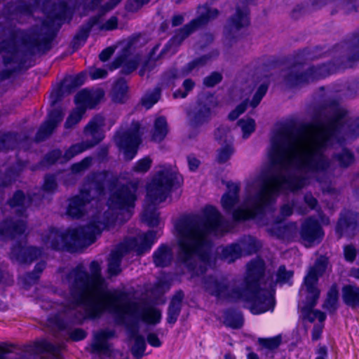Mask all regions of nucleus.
Listing matches in <instances>:
<instances>
[{
    "label": "nucleus",
    "instance_id": "1a4fd4ad",
    "mask_svg": "<svg viewBox=\"0 0 359 359\" xmlns=\"http://www.w3.org/2000/svg\"><path fill=\"white\" fill-rule=\"evenodd\" d=\"M327 264V259L321 256L311 266L304 278L301 289L302 295L305 296V302L301 308L302 318L309 322H313L316 318L322 323L325 319V314L319 311L314 310L320 296V290L318 287V277L325 272Z\"/></svg>",
    "mask_w": 359,
    "mask_h": 359
},
{
    "label": "nucleus",
    "instance_id": "7ed1b4c3",
    "mask_svg": "<svg viewBox=\"0 0 359 359\" xmlns=\"http://www.w3.org/2000/svg\"><path fill=\"white\" fill-rule=\"evenodd\" d=\"M41 4L46 19L41 21L40 27L39 25H36L27 33L20 30L4 31L7 38L0 42V54L5 66L11 65V67L1 72V79H8L19 68L18 60L19 40L22 41L32 54L41 51L44 53L51 48L50 43L55 36L56 29L55 20L65 18L67 7L66 3L63 1L51 5L50 7V0H22L17 7V12L29 15L32 13L34 8Z\"/></svg>",
    "mask_w": 359,
    "mask_h": 359
},
{
    "label": "nucleus",
    "instance_id": "de8ad7c7",
    "mask_svg": "<svg viewBox=\"0 0 359 359\" xmlns=\"http://www.w3.org/2000/svg\"><path fill=\"white\" fill-rule=\"evenodd\" d=\"M9 205L12 208L20 207L25 208L30 203V199L27 198L22 191H17L13 197L8 201Z\"/></svg>",
    "mask_w": 359,
    "mask_h": 359
},
{
    "label": "nucleus",
    "instance_id": "09e8293b",
    "mask_svg": "<svg viewBox=\"0 0 359 359\" xmlns=\"http://www.w3.org/2000/svg\"><path fill=\"white\" fill-rule=\"evenodd\" d=\"M234 151L231 144H228L217 151V161L222 164L226 163Z\"/></svg>",
    "mask_w": 359,
    "mask_h": 359
},
{
    "label": "nucleus",
    "instance_id": "79ce46f5",
    "mask_svg": "<svg viewBox=\"0 0 359 359\" xmlns=\"http://www.w3.org/2000/svg\"><path fill=\"white\" fill-rule=\"evenodd\" d=\"M339 292L336 285L330 289L327 298L323 304V308L330 313H334L337 309Z\"/></svg>",
    "mask_w": 359,
    "mask_h": 359
},
{
    "label": "nucleus",
    "instance_id": "052dcab7",
    "mask_svg": "<svg viewBox=\"0 0 359 359\" xmlns=\"http://www.w3.org/2000/svg\"><path fill=\"white\" fill-rule=\"evenodd\" d=\"M357 250L352 244L347 245L344 248V255L346 261L353 262L356 257Z\"/></svg>",
    "mask_w": 359,
    "mask_h": 359
},
{
    "label": "nucleus",
    "instance_id": "0eeeda50",
    "mask_svg": "<svg viewBox=\"0 0 359 359\" xmlns=\"http://www.w3.org/2000/svg\"><path fill=\"white\" fill-rule=\"evenodd\" d=\"M176 181L177 174L171 168H166L158 171L148 185L147 200L150 204L144 207L142 219L149 226L158 225L159 214L156 212L154 205L165 200Z\"/></svg>",
    "mask_w": 359,
    "mask_h": 359
},
{
    "label": "nucleus",
    "instance_id": "0e129e2a",
    "mask_svg": "<svg viewBox=\"0 0 359 359\" xmlns=\"http://www.w3.org/2000/svg\"><path fill=\"white\" fill-rule=\"evenodd\" d=\"M293 275L292 271H287L284 266L279 267L277 274V280L278 282H286Z\"/></svg>",
    "mask_w": 359,
    "mask_h": 359
},
{
    "label": "nucleus",
    "instance_id": "6e6d98bb",
    "mask_svg": "<svg viewBox=\"0 0 359 359\" xmlns=\"http://www.w3.org/2000/svg\"><path fill=\"white\" fill-rule=\"evenodd\" d=\"M180 76H183L182 70L179 72L176 68L172 67L163 74L162 80L165 84H169Z\"/></svg>",
    "mask_w": 359,
    "mask_h": 359
},
{
    "label": "nucleus",
    "instance_id": "e433bc0d",
    "mask_svg": "<svg viewBox=\"0 0 359 359\" xmlns=\"http://www.w3.org/2000/svg\"><path fill=\"white\" fill-rule=\"evenodd\" d=\"M128 87L125 80L120 79L114 84L111 90V98L115 102L123 103L126 100Z\"/></svg>",
    "mask_w": 359,
    "mask_h": 359
},
{
    "label": "nucleus",
    "instance_id": "a18cd8bd",
    "mask_svg": "<svg viewBox=\"0 0 359 359\" xmlns=\"http://www.w3.org/2000/svg\"><path fill=\"white\" fill-rule=\"evenodd\" d=\"M346 49L350 52L348 62L359 60V35L353 36L351 39L346 43Z\"/></svg>",
    "mask_w": 359,
    "mask_h": 359
},
{
    "label": "nucleus",
    "instance_id": "ddd939ff",
    "mask_svg": "<svg viewBox=\"0 0 359 359\" xmlns=\"http://www.w3.org/2000/svg\"><path fill=\"white\" fill-rule=\"evenodd\" d=\"M137 185L135 184L129 183L126 185H122L116 187L110 194L107 201L109 210L112 212L120 211L121 213L124 214V221L129 219L132 213L130 208H133L136 197ZM117 215L114 217H107L103 222H96L90 223L91 225H99L102 223L104 226L103 229L107 224L114 222L116 220L122 222V219L119 218L118 213L116 212Z\"/></svg>",
    "mask_w": 359,
    "mask_h": 359
},
{
    "label": "nucleus",
    "instance_id": "f03ea898",
    "mask_svg": "<svg viewBox=\"0 0 359 359\" xmlns=\"http://www.w3.org/2000/svg\"><path fill=\"white\" fill-rule=\"evenodd\" d=\"M90 276L81 265L70 271L62 278L70 291L73 306L85 311L90 318H97L107 311L123 320L124 315L134 317L137 306L127 303L129 301L126 292L121 290H109L104 279L101 276V267L97 261L90 265Z\"/></svg>",
    "mask_w": 359,
    "mask_h": 359
},
{
    "label": "nucleus",
    "instance_id": "f3484780",
    "mask_svg": "<svg viewBox=\"0 0 359 359\" xmlns=\"http://www.w3.org/2000/svg\"><path fill=\"white\" fill-rule=\"evenodd\" d=\"M141 124L139 121H133L130 128L126 131L118 130L114 135L116 144L123 149L125 158L131 160L135 156L138 145L141 142L142 133L140 131Z\"/></svg>",
    "mask_w": 359,
    "mask_h": 359
},
{
    "label": "nucleus",
    "instance_id": "bf43d9fd",
    "mask_svg": "<svg viewBox=\"0 0 359 359\" xmlns=\"http://www.w3.org/2000/svg\"><path fill=\"white\" fill-rule=\"evenodd\" d=\"M149 1L150 0H128L126 4V8L128 11L135 12Z\"/></svg>",
    "mask_w": 359,
    "mask_h": 359
},
{
    "label": "nucleus",
    "instance_id": "a211bd4d",
    "mask_svg": "<svg viewBox=\"0 0 359 359\" xmlns=\"http://www.w3.org/2000/svg\"><path fill=\"white\" fill-rule=\"evenodd\" d=\"M250 11L246 1H238L235 13L229 19L226 29L231 34L237 32L250 24Z\"/></svg>",
    "mask_w": 359,
    "mask_h": 359
},
{
    "label": "nucleus",
    "instance_id": "dca6fc26",
    "mask_svg": "<svg viewBox=\"0 0 359 359\" xmlns=\"http://www.w3.org/2000/svg\"><path fill=\"white\" fill-rule=\"evenodd\" d=\"M104 124V118L100 115L95 116L85 127L83 133L86 137H90L91 140L79 142L72 145L66 150L64 157L69 160L83 151L92 148L97 144L104 138L102 127Z\"/></svg>",
    "mask_w": 359,
    "mask_h": 359
},
{
    "label": "nucleus",
    "instance_id": "c03bdc74",
    "mask_svg": "<svg viewBox=\"0 0 359 359\" xmlns=\"http://www.w3.org/2000/svg\"><path fill=\"white\" fill-rule=\"evenodd\" d=\"M84 113L85 108L83 107H76L67 117L65 123V128L72 129L81 120Z\"/></svg>",
    "mask_w": 359,
    "mask_h": 359
},
{
    "label": "nucleus",
    "instance_id": "5701e85b",
    "mask_svg": "<svg viewBox=\"0 0 359 359\" xmlns=\"http://www.w3.org/2000/svg\"><path fill=\"white\" fill-rule=\"evenodd\" d=\"M42 254L41 249L33 246L25 247L16 243L11 249L10 257L21 264H30Z\"/></svg>",
    "mask_w": 359,
    "mask_h": 359
},
{
    "label": "nucleus",
    "instance_id": "774afa93",
    "mask_svg": "<svg viewBox=\"0 0 359 359\" xmlns=\"http://www.w3.org/2000/svg\"><path fill=\"white\" fill-rule=\"evenodd\" d=\"M61 156L62 151L59 149H55L46 154L45 156V161L48 164H53L61 157Z\"/></svg>",
    "mask_w": 359,
    "mask_h": 359
},
{
    "label": "nucleus",
    "instance_id": "3c124183",
    "mask_svg": "<svg viewBox=\"0 0 359 359\" xmlns=\"http://www.w3.org/2000/svg\"><path fill=\"white\" fill-rule=\"evenodd\" d=\"M269 88V84L264 83L261 84L257 88L255 94L254 95L252 100L250 102V105L252 108H255L261 102L262 97L265 95Z\"/></svg>",
    "mask_w": 359,
    "mask_h": 359
},
{
    "label": "nucleus",
    "instance_id": "13d9d810",
    "mask_svg": "<svg viewBox=\"0 0 359 359\" xmlns=\"http://www.w3.org/2000/svg\"><path fill=\"white\" fill-rule=\"evenodd\" d=\"M222 76L219 72H212L203 80V84L207 87H213L222 81Z\"/></svg>",
    "mask_w": 359,
    "mask_h": 359
},
{
    "label": "nucleus",
    "instance_id": "6ab92c4d",
    "mask_svg": "<svg viewBox=\"0 0 359 359\" xmlns=\"http://www.w3.org/2000/svg\"><path fill=\"white\" fill-rule=\"evenodd\" d=\"M212 97L200 98L194 108L189 112V116L192 125L198 126L208 121L210 117L211 100Z\"/></svg>",
    "mask_w": 359,
    "mask_h": 359
},
{
    "label": "nucleus",
    "instance_id": "39448f33",
    "mask_svg": "<svg viewBox=\"0 0 359 359\" xmlns=\"http://www.w3.org/2000/svg\"><path fill=\"white\" fill-rule=\"evenodd\" d=\"M264 271V264L257 259L248 264L247 276L243 283L229 280L224 276H210L204 278L203 287L217 299L237 300L243 299L250 304L252 313L259 314L272 310L275 305L271 281L269 285L260 280Z\"/></svg>",
    "mask_w": 359,
    "mask_h": 359
},
{
    "label": "nucleus",
    "instance_id": "aec40b11",
    "mask_svg": "<svg viewBox=\"0 0 359 359\" xmlns=\"http://www.w3.org/2000/svg\"><path fill=\"white\" fill-rule=\"evenodd\" d=\"M64 114L61 109L57 108L52 110L48 119L41 126L36 136V142H41L50 137L57 125L63 119Z\"/></svg>",
    "mask_w": 359,
    "mask_h": 359
},
{
    "label": "nucleus",
    "instance_id": "c85d7f7f",
    "mask_svg": "<svg viewBox=\"0 0 359 359\" xmlns=\"http://www.w3.org/2000/svg\"><path fill=\"white\" fill-rule=\"evenodd\" d=\"M228 191L225 193L221 200L223 208L226 211L231 212L233 206L238 201L239 187L234 183L226 184Z\"/></svg>",
    "mask_w": 359,
    "mask_h": 359
},
{
    "label": "nucleus",
    "instance_id": "a19ab883",
    "mask_svg": "<svg viewBox=\"0 0 359 359\" xmlns=\"http://www.w3.org/2000/svg\"><path fill=\"white\" fill-rule=\"evenodd\" d=\"M243 256L238 243L231 244L222 251V257L227 262L231 263Z\"/></svg>",
    "mask_w": 359,
    "mask_h": 359
},
{
    "label": "nucleus",
    "instance_id": "4468645a",
    "mask_svg": "<svg viewBox=\"0 0 359 359\" xmlns=\"http://www.w3.org/2000/svg\"><path fill=\"white\" fill-rule=\"evenodd\" d=\"M351 67L352 65L348 63L338 66L328 64L316 67H312L304 70L302 69V65H294L285 77V82L288 87H294L302 83L324 78L330 74L336 72L341 68L344 69Z\"/></svg>",
    "mask_w": 359,
    "mask_h": 359
},
{
    "label": "nucleus",
    "instance_id": "680f3d73",
    "mask_svg": "<svg viewBox=\"0 0 359 359\" xmlns=\"http://www.w3.org/2000/svg\"><path fill=\"white\" fill-rule=\"evenodd\" d=\"M248 101L245 100L229 114V118L231 121L236 120L240 114L243 113L248 106Z\"/></svg>",
    "mask_w": 359,
    "mask_h": 359
},
{
    "label": "nucleus",
    "instance_id": "8fccbe9b",
    "mask_svg": "<svg viewBox=\"0 0 359 359\" xmlns=\"http://www.w3.org/2000/svg\"><path fill=\"white\" fill-rule=\"evenodd\" d=\"M281 337L280 336H276L272 338H259L258 339V343L260 346L262 347L269 349V350H274L277 348L280 344H281Z\"/></svg>",
    "mask_w": 359,
    "mask_h": 359
},
{
    "label": "nucleus",
    "instance_id": "e2e57ef3",
    "mask_svg": "<svg viewBox=\"0 0 359 359\" xmlns=\"http://www.w3.org/2000/svg\"><path fill=\"white\" fill-rule=\"evenodd\" d=\"M39 347L43 351L57 354L60 350L59 346H56L47 341H42L40 342Z\"/></svg>",
    "mask_w": 359,
    "mask_h": 359
},
{
    "label": "nucleus",
    "instance_id": "4c0bfd02",
    "mask_svg": "<svg viewBox=\"0 0 359 359\" xmlns=\"http://www.w3.org/2000/svg\"><path fill=\"white\" fill-rule=\"evenodd\" d=\"M168 132V123L163 116L158 117L154 121L151 139L155 142H161Z\"/></svg>",
    "mask_w": 359,
    "mask_h": 359
},
{
    "label": "nucleus",
    "instance_id": "c9c22d12",
    "mask_svg": "<svg viewBox=\"0 0 359 359\" xmlns=\"http://www.w3.org/2000/svg\"><path fill=\"white\" fill-rule=\"evenodd\" d=\"M218 55L219 52L217 50H214L209 55H205L194 60L182 69V75H188L194 69L204 66L212 57H215Z\"/></svg>",
    "mask_w": 359,
    "mask_h": 359
},
{
    "label": "nucleus",
    "instance_id": "37998d69",
    "mask_svg": "<svg viewBox=\"0 0 359 359\" xmlns=\"http://www.w3.org/2000/svg\"><path fill=\"white\" fill-rule=\"evenodd\" d=\"M224 323L233 329H238L242 327L243 318L241 313L234 311H227L224 313Z\"/></svg>",
    "mask_w": 359,
    "mask_h": 359
},
{
    "label": "nucleus",
    "instance_id": "58836bf2",
    "mask_svg": "<svg viewBox=\"0 0 359 359\" xmlns=\"http://www.w3.org/2000/svg\"><path fill=\"white\" fill-rule=\"evenodd\" d=\"M84 81V76L81 74L76 76H69L64 79L62 86V90L67 92V94H70L74 92L76 88L81 86Z\"/></svg>",
    "mask_w": 359,
    "mask_h": 359
},
{
    "label": "nucleus",
    "instance_id": "7c9ffc66",
    "mask_svg": "<svg viewBox=\"0 0 359 359\" xmlns=\"http://www.w3.org/2000/svg\"><path fill=\"white\" fill-rule=\"evenodd\" d=\"M153 258L156 266H167L173 258L172 248L167 245H161L154 252Z\"/></svg>",
    "mask_w": 359,
    "mask_h": 359
},
{
    "label": "nucleus",
    "instance_id": "49530a36",
    "mask_svg": "<svg viewBox=\"0 0 359 359\" xmlns=\"http://www.w3.org/2000/svg\"><path fill=\"white\" fill-rule=\"evenodd\" d=\"M161 88L156 87L151 92L147 93L141 100L142 104L146 108H151L160 99Z\"/></svg>",
    "mask_w": 359,
    "mask_h": 359
},
{
    "label": "nucleus",
    "instance_id": "f8f14e48",
    "mask_svg": "<svg viewBox=\"0 0 359 359\" xmlns=\"http://www.w3.org/2000/svg\"><path fill=\"white\" fill-rule=\"evenodd\" d=\"M156 237L155 231H148L140 233L136 237L130 238L121 243L111 251L108 258V273L109 276H117L121 271V262L124 255L130 250L136 252L138 255L149 250Z\"/></svg>",
    "mask_w": 359,
    "mask_h": 359
},
{
    "label": "nucleus",
    "instance_id": "338daca9",
    "mask_svg": "<svg viewBox=\"0 0 359 359\" xmlns=\"http://www.w3.org/2000/svg\"><path fill=\"white\" fill-rule=\"evenodd\" d=\"M66 95H67V92L62 90V86H61L60 88L53 91L50 94L51 104L55 105L56 103H57L59 101L62 100V97H64Z\"/></svg>",
    "mask_w": 359,
    "mask_h": 359
},
{
    "label": "nucleus",
    "instance_id": "864d4df0",
    "mask_svg": "<svg viewBox=\"0 0 359 359\" xmlns=\"http://www.w3.org/2000/svg\"><path fill=\"white\" fill-rule=\"evenodd\" d=\"M93 158L91 157H86L81 161L74 163L72 165V172L74 174L81 173L87 170L92 163Z\"/></svg>",
    "mask_w": 359,
    "mask_h": 359
},
{
    "label": "nucleus",
    "instance_id": "393cba45",
    "mask_svg": "<svg viewBox=\"0 0 359 359\" xmlns=\"http://www.w3.org/2000/svg\"><path fill=\"white\" fill-rule=\"evenodd\" d=\"M323 234L319 223L313 219H306L302 226L301 237L304 242L308 243L305 244L306 246L311 245L316 241L320 239Z\"/></svg>",
    "mask_w": 359,
    "mask_h": 359
},
{
    "label": "nucleus",
    "instance_id": "b1692460",
    "mask_svg": "<svg viewBox=\"0 0 359 359\" xmlns=\"http://www.w3.org/2000/svg\"><path fill=\"white\" fill-rule=\"evenodd\" d=\"M114 337L115 331L111 330H102L95 332L91 344L92 353L109 355L111 349V344L107 341Z\"/></svg>",
    "mask_w": 359,
    "mask_h": 359
},
{
    "label": "nucleus",
    "instance_id": "69168bd1",
    "mask_svg": "<svg viewBox=\"0 0 359 359\" xmlns=\"http://www.w3.org/2000/svg\"><path fill=\"white\" fill-rule=\"evenodd\" d=\"M118 18L116 16L111 17L105 23L100 27L101 30H113L117 28Z\"/></svg>",
    "mask_w": 359,
    "mask_h": 359
},
{
    "label": "nucleus",
    "instance_id": "423d86ee",
    "mask_svg": "<svg viewBox=\"0 0 359 359\" xmlns=\"http://www.w3.org/2000/svg\"><path fill=\"white\" fill-rule=\"evenodd\" d=\"M104 224L91 225V224L78 228L69 229L60 231L50 229L43 238V242L47 248L54 250H67L74 252L86 248L95 241V236L101 233Z\"/></svg>",
    "mask_w": 359,
    "mask_h": 359
},
{
    "label": "nucleus",
    "instance_id": "4be33fe9",
    "mask_svg": "<svg viewBox=\"0 0 359 359\" xmlns=\"http://www.w3.org/2000/svg\"><path fill=\"white\" fill-rule=\"evenodd\" d=\"M111 174L109 172L103 171L94 173L90 177L88 187L83 189L93 199H97L102 196L104 191V187L109 181Z\"/></svg>",
    "mask_w": 359,
    "mask_h": 359
},
{
    "label": "nucleus",
    "instance_id": "c756f323",
    "mask_svg": "<svg viewBox=\"0 0 359 359\" xmlns=\"http://www.w3.org/2000/svg\"><path fill=\"white\" fill-rule=\"evenodd\" d=\"M102 14L101 8L99 11V13L97 15L92 17L89 19V20L83 25L82 27H81L80 29L77 32V34L75 35L74 40H73V46L74 48H77L81 42H84L88 36L90 31L91 30L92 27L98 23L101 17H102L104 15Z\"/></svg>",
    "mask_w": 359,
    "mask_h": 359
},
{
    "label": "nucleus",
    "instance_id": "9b49d317",
    "mask_svg": "<svg viewBox=\"0 0 359 359\" xmlns=\"http://www.w3.org/2000/svg\"><path fill=\"white\" fill-rule=\"evenodd\" d=\"M347 111L340 108L337 104H332L325 108L320 114V123L317 126H313L307 127L311 130L320 129L329 122H332L330 125V131L337 130V142H341V139L339 137V134L341 130L350 137H356L359 135V117L353 119H346Z\"/></svg>",
    "mask_w": 359,
    "mask_h": 359
},
{
    "label": "nucleus",
    "instance_id": "72a5a7b5",
    "mask_svg": "<svg viewBox=\"0 0 359 359\" xmlns=\"http://www.w3.org/2000/svg\"><path fill=\"white\" fill-rule=\"evenodd\" d=\"M102 96V93L95 95L94 94H91L88 90H83L76 95L75 102L76 103L77 107H83L85 109L87 107L92 108L98 102L100 97Z\"/></svg>",
    "mask_w": 359,
    "mask_h": 359
},
{
    "label": "nucleus",
    "instance_id": "473e14b6",
    "mask_svg": "<svg viewBox=\"0 0 359 359\" xmlns=\"http://www.w3.org/2000/svg\"><path fill=\"white\" fill-rule=\"evenodd\" d=\"M342 299L351 308L359 307V287L352 285H344L342 288Z\"/></svg>",
    "mask_w": 359,
    "mask_h": 359
},
{
    "label": "nucleus",
    "instance_id": "412c9836",
    "mask_svg": "<svg viewBox=\"0 0 359 359\" xmlns=\"http://www.w3.org/2000/svg\"><path fill=\"white\" fill-rule=\"evenodd\" d=\"M84 191L69 200L67 215L72 218L79 219L86 213V205L93 201Z\"/></svg>",
    "mask_w": 359,
    "mask_h": 359
},
{
    "label": "nucleus",
    "instance_id": "603ef678",
    "mask_svg": "<svg viewBox=\"0 0 359 359\" xmlns=\"http://www.w3.org/2000/svg\"><path fill=\"white\" fill-rule=\"evenodd\" d=\"M238 125L241 128L243 133V137H248L255 129V122L252 118H248L246 120H240Z\"/></svg>",
    "mask_w": 359,
    "mask_h": 359
},
{
    "label": "nucleus",
    "instance_id": "6e6552de",
    "mask_svg": "<svg viewBox=\"0 0 359 359\" xmlns=\"http://www.w3.org/2000/svg\"><path fill=\"white\" fill-rule=\"evenodd\" d=\"M176 181L177 174L171 168H166L158 171L148 185L147 200L150 204L144 207L142 219L149 226L158 225L159 214L156 212L154 205L165 200Z\"/></svg>",
    "mask_w": 359,
    "mask_h": 359
},
{
    "label": "nucleus",
    "instance_id": "f704fd0d",
    "mask_svg": "<svg viewBox=\"0 0 359 359\" xmlns=\"http://www.w3.org/2000/svg\"><path fill=\"white\" fill-rule=\"evenodd\" d=\"M184 298V294L182 291H178L173 296L168 309V322L174 323L176 322L181 310L182 302Z\"/></svg>",
    "mask_w": 359,
    "mask_h": 359
},
{
    "label": "nucleus",
    "instance_id": "ea45409f",
    "mask_svg": "<svg viewBox=\"0 0 359 359\" xmlns=\"http://www.w3.org/2000/svg\"><path fill=\"white\" fill-rule=\"evenodd\" d=\"M241 248L243 255H251L255 253L261 247V245L257 239L253 237L248 236L242 238L238 242Z\"/></svg>",
    "mask_w": 359,
    "mask_h": 359
},
{
    "label": "nucleus",
    "instance_id": "2eb2a0df",
    "mask_svg": "<svg viewBox=\"0 0 359 359\" xmlns=\"http://www.w3.org/2000/svg\"><path fill=\"white\" fill-rule=\"evenodd\" d=\"M199 13L198 17L176 31L174 36L161 50L160 56L167 53L172 46L177 47L180 46L184 40L192 33L207 25L210 20L215 18L219 12L216 8L201 7L199 8Z\"/></svg>",
    "mask_w": 359,
    "mask_h": 359
},
{
    "label": "nucleus",
    "instance_id": "cd10ccee",
    "mask_svg": "<svg viewBox=\"0 0 359 359\" xmlns=\"http://www.w3.org/2000/svg\"><path fill=\"white\" fill-rule=\"evenodd\" d=\"M140 59L138 57L134 59H128L126 54H123L116 57L113 62L109 65V69L113 70L118 67H121V74H130L135 71L138 65Z\"/></svg>",
    "mask_w": 359,
    "mask_h": 359
},
{
    "label": "nucleus",
    "instance_id": "2f4dec72",
    "mask_svg": "<svg viewBox=\"0 0 359 359\" xmlns=\"http://www.w3.org/2000/svg\"><path fill=\"white\" fill-rule=\"evenodd\" d=\"M67 313L65 315V318L62 316L61 314L55 316L54 318L48 319L49 323L51 325H55L59 330L65 329L69 323H74L77 322H80L82 316H76L74 311L72 310H69L68 311H65Z\"/></svg>",
    "mask_w": 359,
    "mask_h": 359
},
{
    "label": "nucleus",
    "instance_id": "a878e982",
    "mask_svg": "<svg viewBox=\"0 0 359 359\" xmlns=\"http://www.w3.org/2000/svg\"><path fill=\"white\" fill-rule=\"evenodd\" d=\"M358 223V215L356 212L347 211L339 219L336 227L337 233L339 237L344 233H351L356 229Z\"/></svg>",
    "mask_w": 359,
    "mask_h": 359
},
{
    "label": "nucleus",
    "instance_id": "9d476101",
    "mask_svg": "<svg viewBox=\"0 0 359 359\" xmlns=\"http://www.w3.org/2000/svg\"><path fill=\"white\" fill-rule=\"evenodd\" d=\"M127 303L134 304L137 308L133 312L134 318L133 316L130 317L129 313H126L124 319L122 320L118 319L116 314L113 315L117 323L125 325L129 330L130 337L135 339V344L131 348L132 354L135 358H140L145 351L146 344L144 338L138 334L137 323L139 320H142L147 323L156 324L160 321L161 312L157 309L145 302L137 303L129 300Z\"/></svg>",
    "mask_w": 359,
    "mask_h": 359
},
{
    "label": "nucleus",
    "instance_id": "20e7f679",
    "mask_svg": "<svg viewBox=\"0 0 359 359\" xmlns=\"http://www.w3.org/2000/svg\"><path fill=\"white\" fill-rule=\"evenodd\" d=\"M177 232V259L193 276L203 274L209 266L210 242L208 235H219L225 225L214 207L206 206L201 215L187 216L175 224Z\"/></svg>",
    "mask_w": 359,
    "mask_h": 359
},
{
    "label": "nucleus",
    "instance_id": "f257e3e1",
    "mask_svg": "<svg viewBox=\"0 0 359 359\" xmlns=\"http://www.w3.org/2000/svg\"><path fill=\"white\" fill-rule=\"evenodd\" d=\"M329 123L317 130L284 129L271 138L269 163L248 184L242 207L232 212L235 220L253 218L275 201L280 190L302 189L308 172H323L332 168L345 170L355 163L353 152L345 147L335 149L330 159L324 154L337 137V130H330L333 121Z\"/></svg>",
    "mask_w": 359,
    "mask_h": 359
},
{
    "label": "nucleus",
    "instance_id": "bb28decb",
    "mask_svg": "<svg viewBox=\"0 0 359 359\" xmlns=\"http://www.w3.org/2000/svg\"><path fill=\"white\" fill-rule=\"evenodd\" d=\"M26 224L23 220L6 219L0 224V234L6 238L14 239L25 233Z\"/></svg>",
    "mask_w": 359,
    "mask_h": 359
},
{
    "label": "nucleus",
    "instance_id": "4d7b16f0",
    "mask_svg": "<svg viewBox=\"0 0 359 359\" xmlns=\"http://www.w3.org/2000/svg\"><path fill=\"white\" fill-rule=\"evenodd\" d=\"M341 7L346 13L357 12L359 9V0H344Z\"/></svg>",
    "mask_w": 359,
    "mask_h": 359
},
{
    "label": "nucleus",
    "instance_id": "5fc2aeb1",
    "mask_svg": "<svg viewBox=\"0 0 359 359\" xmlns=\"http://www.w3.org/2000/svg\"><path fill=\"white\" fill-rule=\"evenodd\" d=\"M151 163L152 160L149 157H145L137 162L133 170L137 172L144 173L150 169Z\"/></svg>",
    "mask_w": 359,
    "mask_h": 359
}]
</instances>
